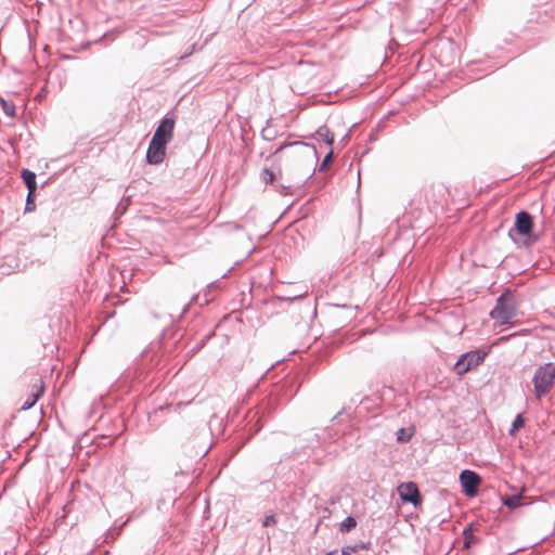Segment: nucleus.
<instances>
[{"instance_id": "obj_1", "label": "nucleus", "mask_w": 555, "mask_h": 555, "mask_svg": "<svg viewBox=\"0 0 555 555\" xmlns=\"http://www.w3.org/2000/svg\"><path fill=\"white\" fill-rule=\"evenodd\" d=\"M517 315L515 296L509 289H505L495 301L494 308L490 311V318L499 325L511 324Z\"/></svg>"}, {"instance_id": "obj_2", "label": "nucleus", "mask_w": 555, "mask_h": 555, "mask_svg": "<svg viewBox=\"0 0 555 555\" xmlns=\"http://www.w3.org/2000/svg\"><path fill=\"white\" fill-rule=\"evenodd\" d=\"M555 379V363L547 362L540 365L532 378L534 395L538 399L547 393L554 384Z\"/></svg>"}, {"instance_id": "obj_3", "label": "nucleus", "mask_w": 555, "mask_h": 555, "mask_svg": "<svg viewBox=\"0 0 555 555\" xmlns=\"http://www.w3.org/2000/svg\"><path fill=\"white\" fill-rule=\"evenodd\" d=\"M487 352L480 349L472 350L463 353L454 364L456 375H464L470 370L479 366L486 359Z\"/></svg>"}, {"instance_id": "obj_4", "label": "nucleus", "mask_w": 555, "mask_h": 555, "mask_svg": "<svg viewBox=\"0 0 555 555\" xmlns=\"http://www.w3.org/2000/svg\"><path fill=\"white\" fill-rule=\"evenodd\" d=\"M460 481L463 488V492L472 498L478 492V487L481 482V477L474 470L464 469L460 474Z\"/></svg>"}, {"instance_id": "obj_5", "label": "nucleus", "mask_w": 555, "mask_h": 555, "mask_svg": "<svg viewBox=\"0 0 555 555\" xmlns=\"http://www.w3.org/2000/svg\"><path fill=\"white\" fill-rule=\"evenodd\" d=\"M175 117L165 116L158 124L152 140L168 144L173 135Z\"/></svg>"}, {"instance_id": "obj_6", "label": "nucleus", "mask_w": 555, "mask_h": 555, "mask_svg": "<svg viewBox=\"0 0 555 555\" xmlns=\"http://www.w3.org/2000/svg\"><path fill=\"white\" fill-rule=\"evenodd\" d=\"M398 493L404 503H411L416 506L422 502V496L415 482H402L398 487Z\"/></svg>"}, {"instance_id": "obj_7", "label": "nucleus", "mask_w": 555, "mask_h": 555, "mask_svg": "<svg viewBox=\"0 0 555 555\" xmlns=\"http://www.w3.org/2000/svg\"><path fill=\"white\" fill-rule=\"evenodd\" d=\"M532 229V216L528 211L521 210L516 215L515 224L514 228L509 230V235H512L513 230H515L521 236H530Z\"/></svg>"}, {"instance_id": "obj_8", "label": "nucleus", "mask_w": 555, "mask_h": 555, "mask_svg": "<svg viewBox=\"0 0 555 555\" xmlns=\"http://www.w3.org/2000/svg\"><path fill=\"white\" fill-rule=\"evenodd\" d=\"M166 145L158 141L151 140L146 151V162L150 165H159L166 156Z\"/></svg>"}, {"instance_id": "obj_9", "label": "nucleus", "mask_w": 555, "mask_h": 555, "mask_svg": "<svg viewBox=\"0 0 555 555\" xmlns=\"http://www.w3.org/2000/svg\"><path fill=\"white\" fill-rule=\"evenodd\" d=\"M338 437H339V435L336 430H334L333 428H326V429L322 430L321 433H315L314 434L315 441L310 442L309 446L311 448H314V447H320L325 443L335 442L338 439Z\"/></svg>"}, {"instance_id": "obj_10", "label": "nucleus", "mask_w": 555, "mask_h": 555, "mask_svg": "<svg viewBox=\"0 0 555 555\" xmlns=\"http://www.w3.org/2000/svg\"><path fill=\"white\" fill-rule=\"evenodd\" d=\"M247 426L251 435L257 434L262 428V416L259 415L258 411H250L247 416Z\"/></svg>"}, {"instance_id": "obj_11", "label": "nucleus", "mask_w": 555, "mask_h": 555, "mask_svg": "<svg viewBox=\"0 0 555 555\" xmlns=\"http://www.w3.org/2000/svg\"><path fill=\"white\" fill-rule=\"evenodd\" d=\"M22 179L30 194H35L37 190L36 173L28 169L22 170Z\"/></svg>"}, {"instance_id": "obj_12", "label": "nucleus", "mask_w": 555, "mask_h": 555, "mask_svg": "<svg viewBox=\"0 0 555 555\" xmlns=\"http://www.w3.org/2000/svg\"><path fill=\"white\" fill-rule=\"evenodd\" d=\"M36 387V391H34L27 399L26 401L23 403L22 405V410H29L31 409L36 402L39 400V398L42 396L43 393V386L42 384L39 385V386H35Z\"/></svg>"}, {"instance_id": "obj_13", "label": "nucleus", "mask_w": 555, "mask_h": 555, "mask_svg": "<svg viewBox=\"0 0 555 555\" xmlns=\"http://www.w3.org/2000/svg\"><path fill=\"white\" fill-rule=\"evenodd\" d=\"M317 135L327 145H332L334 143V133L328 129L327 126L319 127L317 130Z\"/></svg>"}, {"instance_id": "obj_14", "label": "nucleus", "mask_w": 555, "mask_h": 555, "mask_svg": "<svg viewBox=\"0 0 555 555\" xmlns=\"http://www.w3.org/2000/svg\"><path fill=\"white\" fill-rule=\"evenodd\" d=\"M370 547V542H360L354 545L344 546L341 548V555H351V553L358 552L360 550H367Z\"/></svg>"}, {"instance_id": "obj_15", "label": "nucleus", "mask_w": 555, "mask_h": 555, "mask_svg": "<svg viewBox=\"0 0 555 555\" xmlns=\"http://www.w3.org/2000/svg\"><path fill=\"white\" fill-rule=\"evenodd\" d=\"M357 526V520L354 517L352 516H348L346 517L341 524H340V527H339V530L341 532H348L350 531L351 529H353L354 527Z\"/></svg>"}, {"instance_id": "obj_16", "label": "nucleus", "mask_w": 555, "mask_h": 555, "mask_svg": "<svg viewBox=\"0 0 555 555\" xmlns=\"http://www.w3.org/2000/svg\"><path fill=\"white\" fill-rule=\"evenodd\" d=\"M1 106H2L3 113L7 116H9V117H14L15 116L16 111H15V105H14L13 102L5 101V100L1 99Z\"/></svg>"}, {"instance_id": "obj_17", "label": "nucleus", "mask_w": 555, "mask_h": 555, "mask_svg": "<svg viewBox=\"0 0 555 555\" xmlns=\"http://www.w3.org/2000/svg\"><path fill=\"white\" fill-rule=\"evenodd\" d=\"M520 500H521L520 494L509 495V496H506L503 499V504L511 508H514L519 505Z\"/></svg>"}, {"instance_id": "obj_18", "label": "nucleus", "mask_w": 555, "mask_h": 555, "mask_svg": "<svg viewBox=\"0 0 555 555\" xmlns=\"http://www.w3.org/2000/svg\"><path fill=\"white\" fill-rule=\"evenodd\" d=\"M120 529H121V527H118V528H116V527H112V528H109V529L106 531V533H105L104 542H105V543H109V542H112V541L116 540V538H117V537L119 535V533H120Z\"/></svg>"}, {"instance_id": "obj_19", "label": "nucleus", "mask_w": 555, "mask_h": 555, "mask_svg": "<svg viewBox=\"0 0 555 555\" xmlns=\"http://www.w3.org/2000/svg\"><path fill=\"white\" fill-rule=\"evenodd\" d=\"M260 179L266 184L272 183L274 181V172L269 168H263L260 173Z\"/></svg>"}, {"instance_id": "obj_20", "label": "nucleus", "mask_w": 555, "mask_h": 555, "mask_svg": "<svg viewBox=\"0 0 555 555\" xmlns=\"http://www.w3.org/2000/svg\"><path fill=\"white\" fill-rule=\"evenodd\" d=\"M463 534H464V546L468 548V547H470V545L473 543H475L476 537L473 533H470V527L465 528L463 531Z\"/></svg>"}, {"instance_id": "obj_21", "label": "nucleus", "mask_w": 555, "mask_h": 555, "mask_svg": "<svg viewBox=\"0 0 555 555\" xmlns=\"http://www.w3.org/2000/svg\"><path fill=\"white\" fill-rule=\"evenodd\" d=\"M524 424H525L524 417L521 416V414H518L512 423V428H511L509 433L513 434L515 430H518L519 428H521L524 426Z\"/></svg>"}, {"instance_id": "obj_22", "label": "nucleus", "mask_w": 555, "mask_h": 555, "mask_svg": "<svg viewBox=\"0 0 555 555\" xmlns=\"http://www.w3.org/2000/svg\"><path fill=\"white\" fill-rule=\"evenodd\" d=\"M34 195L35 194H30V192H28V194H27L26 204H25V211L26 212L33 211L36 208Z\"/></svg>"}, {"instance_id": "obj_23", "label": "nucleus", "mask_w": 555, "mask_h": 555, "mask_svg": "<svg viewBox=\"0 0 555 555\" xmlns=\"http://www.w3.org/2000/svg\"><path fill=\"white\" fill-rule=\"evenodd\" d=\"M333 157H334V153H333V151H330L323 158V162L320 165V170H324L328 166V164L332 162Z\"/></svg>"}, {"instance_id": "obj_24", "label": "nucleus", "mask_w": 555, "mask_h": 555, "mask_svg": "<svg viewBox=\"0 0 555 555\" xmlns=\"http://www.w3.org/2000/svg\"><path fill=\"white\" fill-rule=\"evenodd\" d=\"M275 524H276V518L274 515L266 516L264 519L262 520L263 527L274 526Z\"/></svg>"}, {"instance_id": "obj_25", "label": "nucleus", "mask_w": 555, "mask_h": 555, "mask_svg": "<svg viewBox=\"0 0 555 555\" xmlns=\"http://www.w3.org/2000/svg\"><path fill=\"white\" fill-rule=\"evenodd\" d=\"M410 437H411V435L405 436V429L404 428H400L398 430V437H397L398 441L405 442V441H408L410 439Z\"/></svg>"}, {"instance_id": "obj_26", "label": "nucleus", "mask_w": 555, "mask_h": 555, "mask_svg": "<svg viewBox=\"0 0 555 555\" xmlns=\"http://www.w3.org/2000/svg\"><path fill=\"white\" fill-rule=\"evenodd\" d=\"M196 299H197V296H196V295H194V296L192 297L191 301H190L189 304L184 305L183 310H182V313H181V317H182V315H184V314L186 313V311L189 310V308H190L191 304H192L193 301H195Z\"/></svg>"}, {"instance_id": "obj_27", "label": "nucleus", "mask_w": 555, "mask_h": 555, "mask_svg": "<svg viewBox=\"0 0 555 555\" xmlns=\"http://www.w3.org/2000/svg\"><path fill=\"white\" fill-rule=\"evenodd\" d=\"M296 144H299V142H292V143H285V144H282L276 151L275 153H279L280 151H282L283 149L287 147V146H292V145H296Z\"/></svg>"}, {"instance_id": "obj_28", "label": "nucleus", "mask_w": 555, "mask_h": 555, "mask_svg": "<svg viewBox=\"0 0 555 555\" xmlns=\"http://www.w3.org/2000/svg\"><path fill=\"white\" fill-rule=\"evenodd\" d=\"M341 413H343V410L338 411V413L332 418V421L336 420L338 417V415H340Z\"/></svg>"}, {"instance_id": "obj_29", "label": "nucleus", "mask_w": 555, "mask_h": 555, "mask_svg": "<svg viewBox=\"0 0 555 555\" xmlns=\"http://www.w3.org/2000/svg\"><path fill=\"white\" fill-rule=\"evenodd\" d=\"M334 554H335V551H332V552L326 553L325 555H334Z\"/></svg>"}]
</instances>
